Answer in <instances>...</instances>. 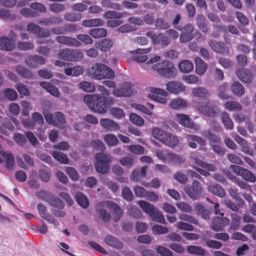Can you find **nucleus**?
<instances>
[{
	"instance_id": "nucleus-58",
	"label": "nucleus",
	"mask_w": 256,
	"mask_h": 256,
	"mask_svg": "<svg viewBox=\"0 0 256 256\" xmlns=\"http://www.w3.org/2000/svg\"><path fill=\"white\" fill-rule=\"evenodd\" d=\"M152 230L154 234H162L168 233L169 229L166 226L155 224L152 226Z\"/></svg>"
},
{
	"instance_id": "nucleus-44",
	"label": "nucleus",
	"mask_w": 256,
	"mask_h": 256,
	"mask_svg": "<svg viewBox=\"0 0 256 256\" xmlns=\"http://www.w3.org/2000/svg\"><path fill=\"white\" fill-rule=\"evenodd\" d=\"M188 252L190 254L204 256L206 254V250L200 246H189L186 248Z\"/></svg>"
},
{
	"instance_id": "nucleus-27",
	"label": "nucleus",
	"mask_w": 256,
	"mask_h": 256,
	"mask_svg": "<svg viewBox=\"0 0 256 256\" xmlns=\"http://www.w3.org/2000/svg\"><path fill=\"white\" fill-rule=\"evenodd\" d=\"M190 158L194 160L196 165L205 168L207 170L210 172H214L216 170V167L214 165L208 164L200 160L196 154H192L190 156Z\"/></svg>"
},
{
	"instance_id": "nucleus-18",
	"label": "nucleus",
	"mask_w": 256,
	"mask_h": 256,
	"mask_svg": "<svg viewBox=\"0 0 256 256\" xmlns=\"http://www.w3.org/2000/svg\"><path fill=\"white\" fill-rule=\"evenodd\" d=\"M27 29L28 32H30L38 36V41L40 43L42 42L40 40L41 38H46L50 35V32L49 30L42 32L40 28L33 23L30 24L28 26Z\"/></svg>"
},
{
	"instance_id": "nucleus-47",
	"label": "nucleus",
	"mask_w": 256,
	"mask_h": 256,
	"mask_svg": "<svg viewBox=\"0 0 256 256\" xmlns=\"http://www.w3.org/2000/svg\"><path fill=\"white\" fill-rule=\"evenodd\" d=\"M72 50L64 48L60 50L58 54V58L60 59L66 61H72Z\"/></svg>"
},
{
	"instance_id": "nucleus-22",
	"label": "nucleus",
	"mask_w": 256,
	"mask_h": 256,
	"mask_svg": "<svg viewBox=\"0 0 256 256\" xmlns=\"http://www.w3.org/2000/svg\"><path fill=\"white\" fill-rule=\"evenodd\" d=\"M230 220L227 218L218 216L214 219L211 228L215 231H219L222 229V228L228 225Z\"/></svg>"
},
{
	"instance_id": "nucleus-4",
	"label": "nucleus",
	"mask_w": 256,
	"mask_h": 256,
	"mask_svg": "<svg viewBox=\"0 0 256 256\" xmlns=\"http://www.w3.org/2000/svg\"><path fill=\"white\" fill-rule=\"evenodd\" d=\"M138 204L140 208L147 214L154 221L165 224L166 220L162 213L156 208L152 204L144 201L140 200Z\"/></svg>"
},
{
	"instance_id": "nucleus-28",
	"label": "nucleus",
	"mask_w": 256,
	"mask_h": 256,
	"mask_svg": "<svg viewBox=\"0 0 256 256\" xmlns=\"http://www.w3.org/2000/svg\"><path fill=\"white\" fill-rule=\"evenodd\" d=\"M146 166H143L140 169L138 168L132 171L130 179L134 182H138L145 177L146 174Z\"/></svg>"
},
{
	"instance_id": "nucleus-52",
	"label": "nucleus",
	"mask_w": 256,
	"mask_h": 256,
	"mask_svg": "<svg viewBox=\"0 0 256 256\" xmlns=\"http://www.w3.org/2000/svg\"><path fill=\"white\" fill-rule=\"evenodd\" d=\"M46 200L50 206L58 209H62L64 206V202L58 198H52Z\"/></svg>"
},
{
	"instance_id": "nucleus-59",
	"label": "nucleus",
	"mask_w": 256,
	"mask_h": 256,
	"mask_svg": "<svg viewBox=\"0 0 256 256\" xmlns=\"http://www.w3.org/2000/svg\"><path fill=\"white\" fill-rule=\"evenodd\" d=\"M228 177L231 180H232L235 184H238L242 188L248 190H251L250 186H249L246 182L242 180H238L234 176L230 175Z\"/></svg>"
},
{
	"instance_id": "nucleus-15",
	"label": "nucleus",
	"mask_w": 256,
	"mask_h": 256,
	"mask_svg": "<svg viewBox=\"0 0 256 256\" xmlns=\"http://www.w3.org/2000/svg\"><path fill=\"white\" fill-rule=\"evenodd\" d=\"M37 208L40 216L44 220L47 221L48 223L53 224L54 226H56L60 224L59 222L56 218H54L50 214L47 212L46 208L44 206L39 204L37 206Z\"/></svg>"
},
{
	"instance_id": "nucleus-45",
	"label": "nucleus",
	"mask_w": 256,
	"mask_h": 256,
	"mask_svg": "<svg viewBox=\"0 0 256 256\" xmlns=\"http://www.w3.org/2000/svg\"><path fill=\"white\" fill-rule=\"evenodd\" d=\"M104 140L106 144L110 147L116 146L118 142L117 137L112 134L105 135L104 137Z\"/></svg>"
},
{
	"instance_id": "nucleus-37",
	"label": "nucleus",
	"mask_w": 256,
	"mask_h": 256,
	"mask_svg": "<svg viewBox=\"0 0 256 256\" xmlns=\"http://www.w3.org/2000/svg\"><path fill=\"white\" fill-rule=\"evenodd\" d=\"M208 189L210 192L219 197H224L225 196V192L224 188L218 184H208Z\"/></svg>"
},
{
	"instance_id": "nucleus-41",
	"label": "nucleus",
	"mask_w": 256,
	"mask_h": 256,
	"mask_svg": "<svg viewBox=\"0 0 256 256\" xmlns=\"http://www.w3.org/2000/svg\"><path fill=\"white\" fill-rule=\"evenodd\" d=\"M152 136L156 139L158 140L162 143L163 142L165 137L168 134V132H165L162 130L157 127H155L152 128Z\"/></svg>"
},
{
	"instance_id": "nucleus-54",
	"label": "nucleus",
	"mask_w": 256,
	"mask_h": 256,
	"mask_svg": "<svg viewBox=\"0 0 256 256\" xmlns=\"http://www.w3.org/2000/svg\"><path fill=\"white\" fill-rule=\"evenodd\" d=\"M16 70L18 73L24 78H31L32 76V72L22 66H17Z\"/></svg>"
},
{
	"instance_id": "nucleus-31",
	"label": "nucleus",
	"mask_w": 256,
	"mask_h": 256,
	"mask_svg": "<svg viewBox=\"0 0 256 256\" xmlns=\"http://www.w3.org/2000/svg\"><path fill=\"white\" fill-rule=\"evenodd\" d=\"M212 236L210 234V232H206V234L204 235L203 240L206 242V246L214 249H219L221 248L222 244L218 241L209 240L208 238Z\"/></svg>"
},
{
	"instance_id": "nucleus-62",
	"label": "nucleus",
	"mask_w": 256,
	"mask_h": 256,
	"mask_svg": "<svg viewBox=\"0 0 256 256\" xmlns=\"http://www.w3.org/2000/svg\"><path fill=\"white\" fill-rule=\"evenodd\" d=\"M120 164L124 166L130 168L134 163V160L132 157L126 156L120 160Z\"/></svg>"
},
{
	"instance_id": "nucleus-36",
	"label": "nucleus",
	"mask_w": 256,
	"mask_h": 256,
	"mask_svg": "<svg viewBox=\"0 0 256 256\" xmlns=\"http://www.w3.org/2000/svg\"><path fill=\"white\" fill-rule=\"evenodd\" d=\"M178 68L180 72L183 73H188L192 72L194 68L192 63L188 60H183L181 61Z\"/></svg>"
},
{
	"instance_id": "nucleus-32",
	"label": "nucleus",
	"mask_w": 256,
	"mask_h": 256,
	"mask_svg": "<svg viewBox=\"0 0 256 256\" xmlns=\"http://www.w3.org/2000/svg\"><path fill=\"white\" fill-rule=\"evenodd\" d=\"M113 42L109 38H104L96 44V47L99 48L102 52L109 50L113 46Z\"/></svg>"
},
{
	"instance_id": "nucleus-6",
	"label": "nucleus",
	"mask_w": 256,
	"mask_h": 256,
	"mask_svg": "<svg viewBox=\"0 0 256 256\" xmlns=\"http://www.w3.org/2000/svg\"><path fill=\"white\" fill-rule=\"evenodd\" d=\"M96 159L95 166L96 171L103 174L106 173L112 161V156L106 154L98 153L96 154Z\"/></svg>"
},
{
	"instance_id": "nucleus-29",
	"label": "nucleus",
	"mask_w": 256,
	"mask_h": 256,
	"mask_svg": "<svg viewBox=\"0 0 256 256\" xmlns=\"http://www.w3.org/2000/svg\"><path fill=\"white\" fill-rule=\"evenodd\" d=\"M40 85L52 96L55 97H59L60 96L59 90L52 84L43 82L40 83Z\"/></svg>"
},
{
	"instance_id": "nucleus-24",
	"label": "nucleus",
	"mask_w": 256,
	"mask_h": 256,
	"mask_svg": "<svg viewBox=\"0 0 256 256\" xmlns=\"http://www.w3.org/2000/svg\"><path fill=\"white\" fill-rule=\"evenodd\" d=\"M100 124L104 128L110 131H116L120 128L118 124L109 118L102 119Z\"/></svg>"
},
{
	"instance_id": "nucleus-1",
	"label": "nucleus",
	"mask_w": 256,
	"mask_h": 256,
	"mask_svg": "<svg viewBox=\"0 0 256 256\" xmlns=\"http://www.w3.org/2000/svg\"><path fill=\"white\" fill-rule=\"evenodd\" d=\"M84 101L91 110L100 114L105 113L108 106L114 104L113 98H105L97 94H86L84 98Z\"/></svg>"
},
{
	"instance_id": "nucleus-64",
	"label": "nucleus",
	"mask_w": 256,
	"mask_h": 256,
	"mask_svg": "<svg viewBox=\"0 0 256 256\" xmlns=\"http://www.w3.org/2000/svg\"><path fill=\"white\" fill-rule=\"evenodd\" d=\"M128 150L136 154H142L144 153V148L140 145H130L126 146Z\"/></svg>"
},
{
	"instance_id": "nucleus-53",
	"label": "nucleus",
	"mask_w": 256,
	"mask_h": 256,
	"mask_svg": "<svg viewBox=\"0 0 256 256\" xmlns=\"http://www.w3.org/2000/svg\"><path fill=\"white\" fill-rule=\"evenodd\" d=\"M52 154L54 158L60 163L66 164L68 162L67 156L61 152L54 151Z\"/></svg>"
},
{
	"instance_id": "nucleus-10",
	"label": "nucleus",
	"mask_w": 256,
	"mask_h": 256,
	"mask_svg": "<svg viewBox=\"0 0 256 256\" xmlns=\"http://www.w3.org/2000/svg\"><path fill=\"white\" fill-rule=\"evenodd\" d=\"M202 134L210 141V145L214 151L218 154H223L224 150L220 146V138L210 132V130H204Z\"/></svg>"
},
{
	"instance_id": "nucleus-40",
	"label": "nucleus",
	"mask_w": 256,
	"mask_h": 256,
	"mask_svg": "<svg viewBox=\"0 0 256 256\" xmlns=\"http://www.w3.org/2000/svg\"><path fill=\"white\" fill-rule=\"evenodd\" d=\"M104 22L100 18H93L84 20L82 22V26L85 27H96L102 26Z\"/></svg>"
},
{
	"instance_id": "nucleus-30",
	"label": "nucleus",
	"mask_w": 256,
	"mask_h": 256,
	"mask_svg": "<svg viewBox=\"0 0 256 256\" xmlns=\"http://www.w3.org/2000/svg\"><path fill=\"white\" fill-rule=\"evenodd\" d=\"M0 154L5 160L6 168L10 170H12L14 164V157L12 153L10 152H0Z\"/></svg>"
},
{
	"instance_id": "nucleus-50",
	"label": "nucleus",
	"mask_w": 256,
	"mask_h": 256,
	"mask_svg": "<svg viewBox=\"0 0 256 256\" xmlns=\"http://www.w3.org/2000/svg\"><path fill=\"white\" fill-rule=\"evenodd\" d=\"M182 78L188 84H200V78L195 74L184 76Z\"/></svg>"
},
{
	"instance_id": "nucleus-38",
	"label": "nucleus",
	"mask_w": 256,
	"mask_h": 256,
	"mask_svg": "<svg viewBox=\"0 0 256 256\" xmlns=\"http://www.w3.org/2000/svg\"><path fill=\"white\" fill-rule=\"evenodd\" d=\"M186 162V158L180 155L170 152L168 163L181 165Z\"/></svg>"
},
{
	"instance_id": "nucleus-48",
	"label": "nucleus",
	"mask_w": 256,
	"mask_h": 256,
	"mask_svg": "<svg viewBox=\"0 0 256 256\" xmlns=\"http://www.w3.org/2000/svg\"><path fill=\"white\" fill-rule=\"evenodd\" d=\"M110 114L116 119H122L125 117L124 110L119 108H112L110 110Z\"/></svg>"
},
{
	"instance_id": "nucleus-3",
	"label": "nucleus",
	"mask_w": 256,
	"mask_h": 256,
	"mask_svg": "<svg viewBox=\"0 0 256 256\" xmlns=\"http://www.w3.org/2000/svg\"><path fill=\"white\" fill-rule=\"evenodd\" d=\"M88 72L89 76L96 80L113 79L115 76L114 72L110 68L100 63L92 64Z\"/></svg>"
},
{
	"instance_id": "nucleus-60",
	"label": "nucleus",
	"mask_w": 256,
	"mask_h": 256,
	"mask_svg": "<svg viewBox=\"0 0 256 256\" xmlns=\"http://www.w3.org/2000/svg\"><path fill=\"white\" fill-rule=\"evenodd\" d=\"M186 138L187 141H194L200 146H204L206 143L204 138L195 135L187 134L186 136Z\"/></svg>"
},
{
	"instance_id": "nucleus-61",
	"label": "nucleus",
	"mask_w": 256,
	"mask_h": 256,
	"mask_svg": "<svg viewBox=\"0 0 256 256\" xmlns=\"http://www.w3.org/2000/svg\"><path fill=\"white\" fill-rule=\"evenodd\" d=\"M197 22L199 28L203 32L208 31V26L205 23V18L203 15L199 14L197 16Z\"/></svg>"
},
{
	"instance_id": "nucleus-23",
	"label": "nucleus",
	"mask_w": 256,
	"mask_h": 256,
	"mask_svg": "<svg viewBox=\"0 0 256 256\" xmlns=\"http://www.w3.org/2000/svg\"><path fill=\"white\" fill-rule=\"evenodd\" d=\"M58 42L68 45L69 46L79 47L81 46V43L76 38L66 36H58L57 37Z\"/></svg>"
},
{
	"instance_id": "nucleus-34",
	"label": "nucleus",
	"mask_w": 256,
	"mask_h": 256,
	"mask_svg": "<svg viewBox=\"0 0 256 256\" xmlns=\"http://www.w3.org/2000/svg\"><path fill=\"white\" fill-rule=\"evenodd\" d=\"M192 94L194 96L206 98L210 96L207 89L203 87H196L192 89Z\"/></svg>"
},
{
	"instance_id": "nucleus-57",
	"label": "nucleus",
	"mask_w": 256,
	"mask_h": 256,
	"mask_svg": "<svg viewBox=\"0 0 256 256\" xmlns=\"http://www.w3.org/2000/svg\"><path fill=\"white\" fill-rule=\"evenodd\" d=\"M232 222L230 228L232 230H236L240 226V216L235 214H231Z\"/></svg>"
},
{
	"instance_id": "nucleus-25",
	"label": "nucleus",
	"mask_w": 256,
	"mask_h": 256,
	"mask_svg": "<svg viewBox=\"0 0 256 256\" xmlns=\"http://www.w3.org/2000/svg\"><path fill=\"white\" fill-rule=\"evenodd\" d=\"M196 72L199 76L204 74L208 69L207 64L200 57H196L194 60Z\"/></svg>"
},
{
	"instance_id": "nucleus-20",
	"label": "nucleus",
	"mask_w": 256,
	"mask_h": 256,
	"mask_svg": "<svg viewBox=\"0 0 256 256\" xmlns=\"http://www.w3.org/2000/svg\"><path fill=\"white\" fill-rule=\"evenodd\" d=\"M236 74L238 78L244 83L250 84L252 81L253 76L250 70L240 68L236 71Z\"/></svg>"
},
{
	"instance_id": "nucleus-17",
	"label": "nucleus",
	"mask_w": 256,
	"mask_h": 256,
	"mask_svg": "<svg viewBox=\"0 0 256 256\" xmlns=\"http://www.w3.org/2000/svg\"><path fill=\"white\" fill-rule=\"evenodd\" d=\"M166 87L168 92L176 94L184 92L186 88V86L184 84L176 81H172L168 82L166 84Z\"/></svg>"
},
{
	"instance_id": "nucleus-39",
	"label": "nucleus",
	"mask_w": 256,
	"mask_h": 256,
	"mask_svg": "<svg viewBox=\"0 0 256 256\" xmlns=\"http://www.w3.org/2000/svg\"><path fill=\"white\" fill-rule=\"evenodd\" d=\"M105 242L108 245L116 248L120 249L122 248V244L112 236H106L105 238Z\"/></svg>"
},
{
	"instance_id": "nucleus-19",
	"label": "nucleus",
	"mask_w": 256,
	"mask_h": 256,
	"mask_svg": "<svg viewBox=\"0 0 256 256\" xmlns=\"http://www.w3.org/2000/svg\"><path fill=\"white\" fill-rule=\"evenodd\" d=\"M198 110L203 114L208 116H214L216 115L218 108L215 106H211L208 103L202 104L198 106Z\"/></svg>"
},
{
	"instance_id": "nucleus-43",
	"label": "nucleus",
	"mask_w": 256,
	"mask_h": 256,
	"mask_svg": "<svg viewBox=\"0 0 256 256\" xmlns=\"http://www.w3.org/2000/svg\"><path fill=\"white\" fill-rule=\"evenodd\" d=\"M221 118L226 129L231 130L234 128V123L228 113L226 112H222Z\"/></svg>"
},
{
	"instance_id": "nucleus-8",
	"label": "nucleus",
	"mask_w": 256,
	"mask_h": 256,
	"mask_svg": "<svg viewBox=\"0 0 256 256\" xmlns=\"http://www.w3.org/2000/svg\"><path fill=\"white\" fill-rule=\"evenodd\" d=\"M184 190L187 195L194 200L198 199L202 192V184L197 180H194L192 186H186Z\"/></svg>"
},
{
	"instance_id": "nucleus-14",
	"label": "nucleus",
	"mask_w": 256,
	"mask_h": 256,
	"mask_svg": "<svg viewBox=\"0 0 256 256\" xmlns=\"http://www.w3.org/2000/svg\"><path fill=\"white\" fill-rule=\"evenodd\" d=\"M16 35L12 32L10 38L7 37H2L0 38V49L10 51L12 50L15 46Z\"/></svg>"
},
{
	"instance_id": "nucleus-9",
	"label": "nucleus",
	"mask_w": 256,
	"mask_h": 256,
	"mask_svg": "<svg viewBox=\"0 0 256 256\" xmlns=\"http://www.w3.org/2000/svg\"><path fill=\"white\" fill-rule=\"evenodd\" d=\"M146 35L152 40V43L154 44H162L166 46L170 42V38L167 36L166 32L158 34L154 31H148Z\"/></svg>"
},
{
	"instance_id": "nucleus-21",
	"label": "nucleus",
	"mask_w": 256,
	"mask_h": 256,
	"mask_svg": "<svg viewBox=\"0 0 256 256\" xmlns=\"http://www.w3.org/2000/svg\"><path fill=\"white\" fill-rule=\"evenodd\" d=\"M168 106L173 110H180L186 108L188 102L184 98H177L172 100L169 102Z\"/></svg>"
},
{
	"instance_id": "nucleus-11",
	"label": "nucleus",
	"mask_w": 256,
	"mask_h": 256,
	"mask_svg": "<svg viewBox=\"0 0 256 256\" xmlns=\"http://www.w3.org/2000/svg\"><path fill=\"white\" fill-rule=\"evenodd\" d=\"M174 120L185 128H191L196 131L200 130V126L191 121L188 115L177 114L175 115Z\"/></svg>"
},
{
	"instance_id": "nucleus-13",
	"label": "nucleus",
	"mask_w": 256,
	"mask_h": 256,
	"mask_svg": "<svg viewBox=\"0 0 256 256\" xmlns=\"http://www.w3.org/2000/svg\"><path fill=\"white\" fill-rule=\"evenodd\" d=\"M152 50L150 48H138L134 51H130L129 56L137 62L142 63L148 60V57L146 54L149 53Z\"/></svg>"
},
{
	"instance_id": "nucleus-55",
	"label": "nucleus",
	"mask_w": 256,
	"mask_h": 256,
	"mask_svg": "<svg viewBox=\"0 0 256 256\" xmlns=\"http://www.w3.org/2000/svg\"><path fill=\"white\" fill-rule=\"evenodd\" d=\"M130 120L133 124L139 126H141L144 124L143 118L134 113H132L130 114Z\"/></svg>"
},
{
	"instance_id": "nucleus-46",
	"label": "nucleus",
	"mask_w": 256,
	"mask_h": 256,
	"mask_svg": "<svg viewBox=\"0 0 256 256\" xmlns=\"http://www.w3.org/2000/svg\"><path fill=\"white\" fill-rule=\"evenodd\" d=\"M89 34L94 38H100L106 36L107 31L103 28H94L90 30Z\"/></svg>"
},
{
	"instance_id": "nucleus-26",
	"label": "nucleus",
	"mask_w": 256,
	"mask_h": 256,
	"mask_svg": "<svg viewBox=\"0 0 256 256\" xmlns=\"http://www.w3.org/2000/svg\"><path fill=\"white\" fill-rule=\"evenodd\" d=\"M209 45L216 52L220 54L228 52V48L223 43L211 40L209 42Z\"/></svg>"
},
{
	"instance_id": "nucleus-2",
	"label": "nucleus",
	"mask_w": 256,
	"mask_h": 256,
	"mask_svg": "<svg viewBox=\"0 0 256 256\" xmlns=\"http://www.w3.org/2000/svg\"><path fill=\"white\" fill-rule=\"evenodd\" d=\"M96 209L99 212L102 218L106 221L110 219V215L106 212L108 209L112 212L114 220L118 221L122 216V212L120 208L116 204L110 201L99 202L96 205Z\"/></svg>"
},
{
	"instance_id": "nucleus-16",
	"label": "nucleus",
	"mask_w": 256,
	"mask_h": 256,
	"mask_svg": "<svg viewBox=\"0 0 256 256\" xmlns=\"http://www.w3.org/2000/svg\"><path fill=\"white\" fill-rule=\"evenodd\" d=\"M112 94L116 97L130 96L132 94L131 84L128 82L123 83L120 88L114 89Z\"/></svg>"
},
{
	"instance_id": "nucleus-49",
	"label": "nucleus",
	"mask_w": 256,
	"mask_h": 256,
	"mask_svg": "<svg viewBox=\"0 0 256 256\" xmlns=\"http://www.w3.org/2000/svg\"><path fill=\"white\" fill-rule=\"evenodd\" d=\"M76 198L78 204L84 208H86L89 204L88 200L86 196L81 192H77Z\"/></svg>"
},
{
	"instance_id": "nucleus-51",
	"label": "nucleus",
	"mask_w": 256,
	"mask_h": 256,
	"mask_svg": "<svg viewBox=\"0 0 256 256\" xmlns=\"http://www.w3.org/2000/svg\"><path fill=\"white\" fill-rule=\"evenodd\" d=\"M224 108L230 111L240 110L242 108V104L236 102H228L224 104Z\"/></svg>"
},
{
	"instance_id": "nucleus-7",
	"label": "nucleus",
	"mask_w": 256,
	"mask_h": 256,
	"mask_svg": "<svg viewBox=\"0 0 256 256\" xmlns=\"http://www.w3.org/2000/svg\"><path fill=\"white\" fill-rule=\"evenodd\" d=\"M168 93L164 89L150 87L148 88V97L154 101L162 104L168 102Z\"/></svg>"
},
{
	"instance_id": "nucleus-5",
	"label": "nucleus",
	"mask_w": 256,
	"mask_h": 256,
	"mask_svg": "<svg viewBox=\"0 0 256 256\" xmlns=\"http://www.w3.org/2000/svg\"><path fill=\"white\" fill-rule=\"evenodd\" d=\"M152 68L161 76L166 78H174L176 76V70L173 64L167 60L152 66Z\"/></svg>"
},
{
	"instance_id": "nucleus-42",
	"label": "nucleus",
	"mask_w": 256,
	"mask_h": 256,
	"mask_svg": "<svg viewBox=\"0 0 256 256\" xmlns=\"http://www.w3.org/2000/svg\"><path fill=\"white\" fill-rule=\"evenodd\" d=\"M231 90L232 92L238 96H242L244 93V87L238 82L232 84Z\"/></svg>"
},
{
	"instance_id": "nucleus-12",
	"label": "nucleus",
	"mask_w": 256,
	"mask_h": 256,
	"mask_svg": "<svg viewBox=\"0 0 256 256\" xmlns=\"http://www.w3.org/2000/svg\"><path fill=\"white\" fill-rule=\"evenodd\" d=\"M230 168L232 172L241 176L243 179L248 182H254L256 180L255 176L246 168L236 165L230 166Z\"/></svg>"
},
{
	"instance_id": "nucleus-56",
	"label": "nucleus",
	"mask_w": 256,
	"mask_h": 256,
	"mask_svg": "<svg viewBox=\"0 0 256 256\" xmlns=\"http://www.w3.org/2000/svg\"><path fill=\"white\" fill-rule=\"evenodd\" d=\"M80 88L87 92L94 91L95 86L93 84L88 82L83 81L79 84Z\"/></svg>"
},
{
	"instance_id": "nucleus-63",
	"label": "nucleus",
	"mask_w": 256,
	"mask_h": 256,
	"mask_svg": "<svg viewBox=\"0 0 256 256\" xmlns=\"http://www.w3.org/2000/svg\"><path fill=\"white\" fill-rule=\"evenodd\" d=\"M170 152L161 150H157L156 152V156L164 162H168Z\"/></svg>"
},
{
	"instance_id": "nucleus-33",
	"label": "nucleus",
	"mask_w": 256,
	"mask_h": 256,
	"mask_svg": "<svg viewBox=\"0 0 256 256\" xmlns=\"http://www.w3.org/2000/svg\"><path fill=\"white\" fill-rule=\"evenodd\" d=\"M179 140L177 136L173 134L168 133L163 142V144L170 147H174L178 144Z\"/></svg>"
},
{
	"instance_id": "nucleus-35",
	"label": "nucleus",
	"mask_w": 256,
	"mask_h": 256,
	"mask_svg": "<svg viewBox=\"0 0 256 256\" xmlns=\"http://www.w3.org/2000/svg\"><path fill=\"white\" fill-rule=\"evenodd\" d=\"M84 72V68L82 66H76L74 68L64 69V73L68 76H78Z\"/></svg>"
}]
</instances>
